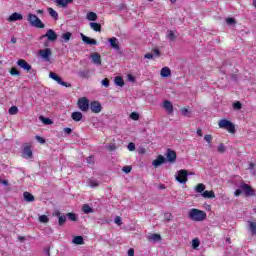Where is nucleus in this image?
Wrapping results in <instances>:
<instances>
[{
  "instance_id": "nucleus-5",
  "label": "nucleus",
  "mask_w": 256,
  "mask_h": 256,
  "mask_svg": "<svg viewBox=\"0 0 256 256\" xmlns=\"http://www.w3.org/2000/svg\"><path fill=\"white\" fill-rule=\"evenodd\" d=\"M187 177H189V172H187V170L182 169L177 171L176 174V181H178V183H182L185 184L187 183Z\"/></svg>"
},
{
  "instance_id": "nucleus-21",
  "label": "nucleus",
  "mask_w": 256,
  "mask_h": 256,
  "mask_svg": "<svg viewBox=\"0 0 256 256\" xmlns=\"http://www.w3.org/2000/svg\"><path fill=\"white\" fill-rule=\"evenodd\" d=\"M23 197L27 203H33V201H35V196L29 192H24Z\"/></svg>"
},
{
  "instance_id": "nucleus-18",
  "label": "nucleus",
  "mask_w": 256,
  "mask_h": 256,
  "mask_svg": "<svg viewBox=\"0 0 256 256\" xmlns=\"http://www.w3.org/2000/svg\"><path fill=\"white\" fill-rule=\"evenodd\" d=\"M23 20V15L19 14L17 12H14L13 14H11L8 18V21L10 22H15V21H22Z\"/></svg>"
},
{
  "instance_id": "nucleus-17",
  "label": "nucleus",
  "mask_w": 256,
  "mask_h": 256,
  "mask_svg": "<svg viewBox=\"0 0 256 256\" xmlns=\"http://www.w3.org/2000/svg\"><path fill=\"white\" fill-rule=\"evenodd\" d=\"M163 107H164L165 111H167L168 115L173 114V103H171V101L165 100L163 102Z\"/></svg>"
},
{
  "instance_id": "nucleus-53",
  "label": "nucleus",
  "mask_w": 256,
  "mask_h": 256,
  "mask_svg": "<svg viewBox=\"0 0 256 256\" xmlns=\"http://www.w3.org/2000/svg\"><path fill=\"white\" fill-rule=\"evenodd\" d=\"M101 83H102L103 87H109V80L107 78L103 79L101 81Z\"/></svg>"
},
{
  "instance_id": "nucleus-52",
  "label": "nucleus",
  "mask_w": 256,
  "mask_h": 256,
  "mask_svg": "<svg viewBox=\"0 0 256 256\" xmlns=\"http://www.w3.org/2000/svg\"><path fill=\"white\" fill-rule=\"evenodd\" d=\"M122 171H123L124 173H131V166H124V167L122 168Z\"/></svg>"
},
{
  "instance_id": "nucleus-49",
  "label": "nucleus",
  "mask_w": 256,
  "mask_h": 256,
  "mask_svg": "<svg viewBox=\"0 0 256 256\" xmlns=\"http://www.w3.org/2000/svg\"><path fill=\"white\" fill-rule=\"evenodd\" d=\"M135 150V143L133 142H130L128 144V151H134Z\"/></svg>"
},
{
  "instance_id": "nucleus-51",
  "label": "nucleus",
  "mask_w": 256,
  "mask_h": 256,
  "mask_svg": "<svg viewBox=\"0 0 256 256\" xmlns=\"http://www.w3.org/2000/svg\"><path fill=\"white\" fill-rule=\"evenodd\" d=\"M114 222L116 223V225H122L123 224V221L121 220V217H119V216L114 219Z\"/></svg>"
},
{
  "instance_id": "nucleus-36",
  "label": "nucleus",
  "mask_w": 256,
  "mask_h": 256,
  "mask_svg": "<svg viewBox=\"0 0 256 256\" xmlns=\"http://www.w3.org/2000/svg\"><path fill=\"white\" fill-rule=\"evenodd\" d=\"M8 113L9 115H17V113H19V108H17V106H12L8 110Z\"/></svg>"
},
{
  "instance_id": "nucleus-64",
  "label": "nucleus",
  "mask_w": 256,
  "mask_h": 256,
  "mask_svg": "<svg viewBox=\"0 0 256 256\" xmlns=\"http://www.w3.org/2000/svg\"><path fill=\"white\" fill-rule=\"evenodd\" d=\"M79 75H80V77H86L87 73H85V72H80Z\"/></svg>"
},
{
  "instance_id": "nucleus-16",
  "label": "nucleus",
  "mask_w": 256,
  "mask_h": 256,
  "mask_svg": "<svg viewBox=\"0 0 256 256\" xmlns=\"http://www.w3.org/2000/svg\"><path fill=\"white\" fill-rule=\"evenodd\" d=\"M163 163H165V157L163 155H159L157 157V159H155L152 162L153 167H155L157 169V167H161V165H163Z\"/></svg>"
},
{
  "instance_id": "nucleus-44",
  "label": "nucleus",
  "mask_w": 256,
  "mask_h": 256,
  "mask_svg": "<svg viewBox=\"0 0 256 256\" xmlns=\"http://www.w3.org/2000/svg\"><path fill=\"white\" fill-rule=\"evenodd\" d=\"M241 107H243V105L241 104V102H239V101L234 102V104H233V109H235L236 111H239V109H241Z\"/></svg>"
},
{
  "instance_id": "nucleus-34",
  "label": "nucleus",
  "mask_w": 256,
  "mask_h": 256,
  "mask_svg": "<svg viewBox=\"0 0 256 256\" xmlns=\"http://www.w3.org/2000/svg\"><path fill=\"white\" fill-rule=\"evenodd\" d=\"M71 32H66L64 34H62V41L64 43H67V41H69L71 39Z\"/></svg>"
},
{
  "instance_id": "nucleus-13",
  "label": "nucleus",
  "mask_w": 256,
  "mask_h": 256,
  "mask_svg": "<svg viewBox=\"0 0 256 256\" xmlns=\"http://www.w3.org/2000/svg\"><path fill=\"white\" fill-rule=\"evenodd\" d=\"M90 58L92 60V63H94V65H101V54L97 52H93L90 55Z\"/></svg>"
},
{
  "instance_id": "nucleus-37",
  "label": "nucleus",
  "mask_w": 256,
  "mask_h": 256,
  "mask_svg": "<svg viewBox=\"0 0 256 256\" xmlns=\"http://www.w3.org/2000/svg\"><path fill=\"white\" fill-rule=\"evenodd\" d=\"M58 215H59L58 216V223L61 226V225H63L65 223V221H67V216L61 215L59 213H58Z\"/></svg>"
},
{
  "instance_id": "nucleus-22",
  "label": "nucleus",
  "mask_w": 256,
  "mask_h": 256,
  "mask_svg": "<svg viewBox=\"0 0 256 256\" xmlns=\"http://www.w3.org/2000/svg\"><path fill=\"white\" fill-rule=\"evenodd\" d=\"M201 197L204 199H215V192L206 190L201 194Z\"/></svg>"
},
{
  "instance_id": "nucleus-2",
  "label": "nucleus",
  "mask_w": 256,
  "mask_h": 256,
  "mask_svg": "<svg viewBox=\"0 0 256 256\" xmlns=\"http://www.w3.org/2000/svg\"><path fill=\"white\" fill-rule=\"evenodd\" d=\"M241 193H244L246 197H253L255 195V191L249 184L241 183L239 188L234 192L235 197H239Z\"/></svg>"
},
{
  "instance_id": "nucleus-62",
  "label": "nucleus",
  "mask_w": 256,
  "mask_h": 256,
  "mask_svg": "<svg viewBox=\"0 0 256 256\" xmlns=\"http://www.w3.org/2000/svg\"><path fill=\"white\" fill-rule=\"evenodd\" d=\"M196 133H197V135H198L199 137H203V130L198 129V130L196 131Z\"/></svg>"
},
{
  "instance_id": "nucleus-39",
  "label": "nucleus",
  "mask_w": 256,
  "mask_h": 256,
  "mask_svg": "<svg viewBox=\"0 0 256 256\" xmlns=\"http://www.w3.org/2000/svg\"><path fill=\"white\" fill-rule=\"evenodd\" d=\"M88 185L89 187H92V188L99 187V182L97 180L90 179L88 181Z\"/></svg>"
},
{
  "instance_id": "nucleus-27",
  "label": "nucleus",
  "mask_w": 256,
  "mask_h": 256,
  "mask_svg": "<svg viewBox=\"0 0 256 256\" xmlns=\"http://www.w3.org/2000/svg\"><path fill=\"white\" fill-rule=\"evenodd\" d=\"M72 243H74V245H83V236H75L72 240Z\"/></svg>"
},
{
  "instance_id": "nucleus-46",
  "label": "nucleus",
  "mask_w": 256,
  "mask_h": 256,
  "mask_svg": "<svg viewBox=\"0 0 256 256\" xmlns=\"http://www.w3.org/2000/svg\"><path fill=\"white\" fill-rule=\"evenodd\" d=\"M248 169L251 171L252 175H255V164L250 163Z\"/></svg>"
},
{
  "instance_id": "nucleus-30",
  "label": "nucleus",
  "mask_w": 256,
  "mask_h": 256,
  "mask_svg": "<svg viewBox=\"0 0 256 256\" xmlns=\"http://www.w3.org/2000/svg\"><path fill=\"white\" fill-rule=\"evenodd\" d=\"M115 85L118 87H123L125 85V81H123V77L117 76L114 80Z\"/></svg>"
},
{
  "instance_id": "nucleus-29",
  "label": "nucleus",
  "mask_w": 256,
  "mask_h": 256,
  "mask_svg": "<svg viewBox=\"0 0 256 256\" xmlns=\"http://www.w3.org/2000/svg\"><path fill=\"white\" fill-rule=\"evenodd\" d=\"M195 192L196 193H201V195H203V193L205 192V184L200 183L195 187Z\"/></svg>"
},
{
  "instance_id": "nucleus-3",
  "label": "nucleus",
  "mask_w": 256,
  "mask_h": 256,
  "mask_svg": "<svg viewBox=\"0 0 256 256\" xmlns=\"http://www.w3.org/2000/svg\"><path fill=\"white\" fill-rule=\"evenodd\" d=\"M27 21L31 25V27H36V29H45V24L43 21L37 17V15L29 13L27 16Z\"/></svg>"
},
{
  "instance_id": "nucleus-8",
  "label": "nucleus",
  "mask_w": 256,
  "mask_h": 256,
  "mask_svg": "<svg viewBox=\"0 0 256 256\" xmlns=\"http://www.w3.org/2000/svg\"><path fill=\"white\" fill-rule=\"evenodd\" d=\"M78 107L80 111H89V100L87 98H80L78 100Z\"/></svg>"
},
{
  "instance_id": "nucleus-48",
  "label": "nucleus",
  "mask_w": 256,
  "mask_h": 256,
  "mask_svg": "<svg viewBox=\"0 0 256 256\" xmlns=\"http://www.w3.org/2000/svg\"><path fill=\"white\" fill-rule=\"evenodd\" d=\"M218 153H225V145L220 144L218 146Z\"/></svg>"
},
{
  "instance_id": "nucleus-60",
  "label": "nucleus",
  "mask_w": 256,
  "mask_h": 256,
  "mask_svg": "<svg viewBox=\"0 0 256 256\" xmlns=\"http://www.w3.org/2000/svg\"><path fill=\"white\" fill-rule=\"evenodd\" d=\"M128 81H131L132 83L135 82V77H133V75L129 74Z\"/></svg>"
},
{
  "instance_id": "nucleus-50",
  "label": "nucleus",
  "mask_w": 256,
  "mask_h": 256,
  "mask_svg": "<svg viewBox=\"0 0 256 256\" xmlns=\"http://www.w3.org/2000/svg\"><path fill=\"white\" fill-rule=\"evenodd\" d=\"M11 75H21V72H19V70L12 68L10 71Z\"/></svg>"
},
{
  "instance_id": "nucleus-61",
  "label": "nucleus",
  "mask_w": 256,
  "mask_h": 256,
  "mask_svg": "<svg viewBox=\"0 0 256 256\" xmlns=\"http://www.w3.org/2000/svg\"><path fill=\"white\" fill-rule=\"evenodd\" d=\"M36 13H38V15H45V10L39 9V10H36Z\"/></svg>"
},
{
  "instance_id": "nucleus-43",
  "label": "nucleus",
  "mask_w": 256,
  "mask_h": 256,
  "mask_svg": "<svg viewBox=\"0 0 256 256\" xmlns=\"http://www.w3.org/2000/svg\"><path fill=\"white\" fill-rule=\"evenodd\" d=\"M130 119H132L133 121H139V114L137 112H132L130 114Z\"/></svg>"
},
{
  "instance_id": "nucleus-4",
  "label": "nucleus",
  "mask_w": 256,
  "mask_h": 256,
  "mask_svg": "<svg viewBox=\"0 0 256 256\" xmlns=\"http://www.w3.org/2000/svg\"><path fill=\"white\" fill-rule=\"evenodd\" d=\"M218 127L220 129H226L229 133H235V125L227 119H222L218 122Z\"/></svg>"
},
{
  "instance_id": "nucleus-24",
  "label": "nucleus",
  "mask_w": 256,
  "mask_h": 256,
  "mask_svg": "<svg viewBox=\"0 0 256 256\" xmlns=\"http://www.w3.org/2000/svg\"><path fill=\"white\" fill-rule=\"evenodd\" d=\"M73 121L79 122L83 119V113L81 112H73L71 115Z\"/></svg>"
},
{
  "instance_id": "nucleus-19",
  "label": "nucleus",
  "mask_w": 256,
  "mask_h": 256,
  "mask_svg": "<svg viewBox=\"0 0 256 256\" xmlns=\"http://www.w3.org/2000/svg\"><path fill=\"white\" fill-rule=\"evenodd\" d=\"M108 41H109L110 47H112V49L119 51V40L117 38L112 37V38L108 39Z\"/></svg>"
},
{
  "instance_id": "nucleus-40",
  "label": "nucleus",
  "mask_w": 256,
  "mask_h": 256,
  "mask_svg": "<svg viewBox=\"0 0 256 256\" xmlns=\"http://www.w3.org/2000/svg\"><path fill=\"white\" fill-rule=\"evenodd\" d=\"M204 141H206V143L210 144L209 147H211V143L213 141V136L210 134H207L204 136Z\"/></svg>"
},
{
  "instance_id": "nucleus-63",
  "label": "nucleus",
  "mask_w": 256,
  "mask_h": 256,
  "mask_svg": "<svg viewBox=\"0 0 256 256\" xmlns=\"http://www.w3.org/2000/svg\"><path fill=\"white\" fill-rule=\"evenodd\" d=\"M108 149H109L110 151H115V145H114V144H110V145L108 146Z\"/></svg>"
},
{
  "instance_id": "nucleus-26",
  "label": "nucleus",
  "mask_w": 256,
  "mask_h": 256,
  "mask_svg": "<svg viewBox=\"0 0 256 256\" xmlns=\"http://www.w3.org/2000/svg\"><path fill=\"white\" fill-rule=\"evenodd\" d=\"M90 28L93 30V31H96L98 33H100L101 31V24L97 23V22H91L90 23Z\"/></svg>"
},
{
  "instance_id": "nucleus-15",
  "label": "nucleus",
  "mask_w": 256,
  "mask_h": 256,
  "mask_svg": "<svg viewBox=\"0 0 256 256\" xmlns=\"http://www.w3.org/2000/svg\"><path fill=\"white\" fill-rule=\"evenodd\" d=\"M22 157L24 159H31V157H33V151L31 150V147L29 146L24 147L22 152Z\"/></svg>"
},
{
  "instance_id": "nucleus-55",
  "label": "nucleus",
  "mask_w": 256,
  "mask_h": 256,
  "mask_svg": "<svg viewBox=\"0 0 256 256\" xmlns=\"http://www.w3.org/2000/svg\"><path fill=\"white\" fill-rule=\"evenodd\" d=\"M64 133L66 135H71V133H73V130L71 128H64Z\"/></svg>"
},
{
  "instance_id": "nucleus-45",
  "label": "nucleus",
  "mask_w": 256,
  "mask_h": 256,
  "mask_svg": "<svg viewBox=\"0 0 256 256\" xmlns=\"http://www.w3.org/2000/svg\"><path fill=\"white\" fill-rule=\"evenodd\" d=\"M67 217L70 221H77V215H75L74 213H68Z\"/></svg>"
},
{
  "instance_id": "nucleus-14",
  "label": "nucleus",
  "mask_w": 256,
  "mask_h": 256,
  "mask_svg": "<svg viewBox=\"0 0 256 256\" xmlns=\"http://www.w3.org/2000/svg\"><path fill=\"white\" fill-rule=\"evenodd\" d=\"M18 67H21V69H24V71H31V66L27 61L20 59L17 61Z\"/></svg>"
},
{
  "instance_id": "nucleus-38",
  "label": "nucleus",
  "mask_w": 256,
  "mask_h": 256,
  "mask_svg": "<svg viewBox=\"0 0 256 256\" xmlns=\"http://www.w3.org/2000/svg\"><path fill=\"white\" fill-rule=\"evenodd\" d=\"M42 123H44V125H53V120L49 119V118H45L43 116L40 117Z\"/></svg>"
},
{
  "instance_id": "nucleus-57",
  "label": "nucleus",
  "mask_w": 256,
  "mask_h": 256,
  "mask_svg": "<svg viewBox=\"0 0 256 256\" xmlns=\"http://www.w3.org/2000/svg\"><path fill=\"white\" fill-rule=\"evenodd\" d=\"M144 59H153V54L152 53L145 54Z\"/></svg>"
},
{
  "instance_id": "nucleus-10",
  "label": "nucleus",
  "mask_w": 256,
  "mask_h": 256,
  "mask_svg": "<svg viewBox=\"0 0 256 256\" xmlns=\"http://www.w3.org/2000/svg\"><path fill=\"white\" fill-rule=\"evenodd\" d=\"M90 109L92 113H101L103 106H101V103L93 101L90 103Z\"/></svg>"
},
{
  "instance_id": "nucleus-28",
  "label": "nucleus",
  "mask_w": 256,
  "mask_h": 256,
  "mask_svg": "<svg viewBox=\"0 0 256 256\" xmlns=\"http://www.w3.org/2000/svg\"><path fill=\"white\" fill-rule=\"evenodd\" d=\"M86 19L88 21H97V13L95 12H88L86 15Z\"/></svg>"
},
{
  "instance_id": "nucleus-33",
  "label": "nucleus",
  "mask_w": 256,
  "mask_h": 256,
  "mask_svg": "<svg viewBox=\"0 0 256 256\" xmlns=\"http://www.w3.org/2000/svg\"><path fill=\"white\" fill-rule=\"evenodd\" d=\"M180 112L184 117H191V110L188 108H182Z\"/></svg>"
},
{
  "instance_id": "nucleus-35",
  "label": "nucleus",
  "mask_w": 256,
  "mask_h": 256,
  "mask_svg": "<svg viewBox=\"0 0 256 256\" xmlns=\"http://www.w3.org/2000/svg\"><path fill=\"white\" fill-rule=\"evenodd\" d=\"M199 245H201V241H199V238H194L192 240V248L193 249H198Z\"/></svg>"
},
{
  "instance_id": "nucleus-32",
  "label": "nucleus",
  "mask_w": 256,
  "mask_h": 256,
  "mask_svg": "<svg viewBox=\"0 0 256 256\" xmlns=\"http://www.w3.org/2000/svg\"><path fill=\"white\" fill-rule=\"evenodd\" d=\"M249 230L251 231L252 235H256V222L249 221Z\"/></svg>"
},
{
  "instance_id": "nucleus-25",
  "label": "nucleus",
  "mask_w": 256,
  "mask_h": 256,
  "mask_svg": "<svg viewBox=\"0 0 256 256\" xmlns=\"http://www.w3.org/2000/svg\"><path fill=\"white\" fill-rule=\"evenodd\" d=\"M161 77H170L171 76V69L169 67H164L161 69L160 72Z\"/></svg>"
},
{
  "instance_id": "nucleus-1",
  "label": "nucleus",
  "mask_w": 256,
  "mask_h": 256,
  "mask_svg": "<svg viewBox=\"0 0 256 256\" xmlns=\"http://www.w3.org/2000/svg\"><path fill=\"white\" fill-rule=\"evenodd\" d=\"M188 217L191 221L201 222L207 219V213L197 208H192L188 212Z\"/></svg>"
},
{
  "instance_id": "nucleus-11",
  "label": "nucleus",
  "mask_w": 256,
  "mask_h": 256,
  "mask_svg": "<svg viewBox=\"0 0 256 256\" xmlns=\"http://www.w3.org/2000/svg\"><path fill=\"white\" fill-rule=\"evenodd\" d=\"M42 37H46L48 41H57V33H55L53 29L47 30L46 34Z\"/></svg>"
},
{
  "instance_id": "nucleus-47",
  "label": "nucleus",
  "mask_w": 256,
  "mask_h": 256,
  "mask_svg": "<svg viewBox=\"0 0 256 256\" xmlns=\"http://www.w3.org/2000/svg\"><path fill=\"white\" fill-rule=\"evenodd\" d=\"M227 25H235V19L233 18H227L226 19Z\"/></svg>"
},
{
  "instance_id": "nucleus-42",
  "label": "nucleus",
  "mask_w": 256,
  "mask_h": 256,
  "mask_svg": "<svg viewBox=\"0 0 256 256\" xmlns=\"http://www.w3.org/2000/svg\"><path fill=\"white\" fill-rule=\"evenodd\" d=\"M40 223H49V217L47 215L39 216Z\"/></svg>"
},
{
  "instance_id": "nucleus-56",
  "label": "nucleus",
  "mask_w": 256,
  "mask_h": 256,
  "mask_svg": "<svg viewBox=\"0 0 256 256\" xmlns=\"http://www.w3.org/2000/svg\"><path fill=\"white\" fill-rule=\"evenodd\" d=\"M128 256H135V250L133 248L128 250Z\"/></svg>"
},
{
  "instance_id": "nucleus-20",
  "label": "nucleus",
  "mask_w": 256,
  "mask_h": 256,
  "mask_svg": "<svg viewBox=\"0 0 256 256\" xmlns=\"http://www.w3.org/2000/svg\"><path fill=\"white\" fill-rule=\"evenodd\" d=\"M47 11L54 21H59V14L57 13V11H55V9L48 7Z\"/></svg>"
},
{
  "instance_id": "nucleus-31",
  "label": "nucleus",
  "mask_w": 256,
  "mask_h": 256,
  "mask_svg": "<svg viewBox=\"0 0 256 256\" xmlns=\"http://www.w3.org/2000/svg\"><path fill=\"white\" fill-rule=\"evenodd\" d=\"M82 211L83 213H86V215H89V213H93V208H91V206H89L88 204H84L82 206Z\"/></svg>"
},
{
  "instance_id": "nucleus-41",
  "label": "nucleus",
  "mask_w": 256,
  "mask_h": 256,
  "mask_svg": "<svg viewBox=\"0 0 256 256\" xmlns=\"http://www.w3.org/2000/svg\"><path fill=\"white\" fill-rule=\"evenodd\" d=\"M167 39H169V41H175V32L169 30L167 32Z\"/></svg>"
},
{
  "instance_id": "nucleus-9",
  "label": "nucleus",
  "mask_w": 256,
  "mask_h": 256,
  "mask_svg": "<svg viewBox=\"0 0 256 256\" xmlns=\"http://www.w3.org/2000/svg\"><path fill=\"white\" fill-rule=\"evenodd\" d=\"M166 159L169 163H175V161H177V153L171 149H168L166 152Z\"/></svg>"
},
{
  "instance_id": "nucleus-58",
  "label": "nucleus",
  "mask_w": 256,
  "mask_h": 256,
  "mask_svg": "<svg viewBox=\"0 0 256 256\" xmlns=\"http://www.w3.org/2000/svg\"><path fill=\"white\" fill-rule=\"evenodd\" d=\"M0 183L4 185V187H7L9 185V180H0Z\"/></svg>"
},
{
  "instance_id": "nucleus-54",
  "label": "nucleus",
  "mask_w": 256,
  "mask_h": 256,
  "mask_svg": "<svg viewBox=\"0 0 256 256\" xmlns=\"http://www.w3.org/2000/svg\"><path fill=\"white\" fill-rule=\"evenodd\" d=\"M36 140L38 143H41L43 145V143H45V138L41 137V136H36Z\"/></svg>"
},
{
  "instance_id": "nucleus-7",
  "label": "nucleus",
  "mask_w": 256,
  "mask_h": 256,
  "mask_svg": "<svg viewBox=\"0 0 256 256\" xmlns=\"http://www.w3.org/2000/svg\"><path fill=\"white\" fill-rule=\"evenodd\" d=\"M52 53L53 52L50 50V48H46L39 50L38 55H40L44 61H50Z\"/></svg>"
},
{
  "instance_id": "nucleus-12",
  "label": "nucleus",
  "mask_w": 256,
  "mask_h": 256,
  "mask_svg": "<svg viewBox=\"0 0 256 256\" xmlns=\"http://www.w3.org/2000/svg\"><path fill=\"white\" fill-rule=\"evenodd\" d=\"M80 35L83 43H85L86 45H97V40L90 38L89 36H86L83 33Z\"/></svg>"
},
{
  "instance_id": "nucleus-6",
  "label": "nucleus",
  "mask_w": 256,
  "mask_h": 256,
  "mask_svg": "<svg viewBox=\"0 0 256 256\" xmlns=\"http://www.w3.org/2000/svg\"><path fill=\"white\" fill-rule=\"evenodd\" d=\"M50 79H53V81H56L58 85H61L62 87H71V84L63 81L59 75H57L55 72H50L49 74Z\"/></svg>"
},
{
  "instance_id": "nucleus-59",
  "label": "nucleus",
  "mask_w": 256,
  "mask_h": 256,
  "mask_svg": "<svg viewBox=\"0 0 256 256\" xmlns=\"http://www.w3.org/2000/svg\"><path fill=\"white\" fill-rule=\"evenodd\" d=\"M153 57H159V55H161V52H159L158 49L154 50V54H152Z\"/></svg>"
},
{
  "instance_id": "nucleus-23",
  "label": "nucleus",
  "mask_w": 256,
  "mask_h": 256,
  "mask_svg": "<svg viewBox=\"0 0 256 256\" xmlns=\"http://www.w3.org/2000/svg\"><path fill=\"white\" fill-rule=\"evenodd\" d=\"M148 241H152L153 243H157L158 241H161V235H159V234H150L148 236Z\"/></svg>"
}]
</instances>
